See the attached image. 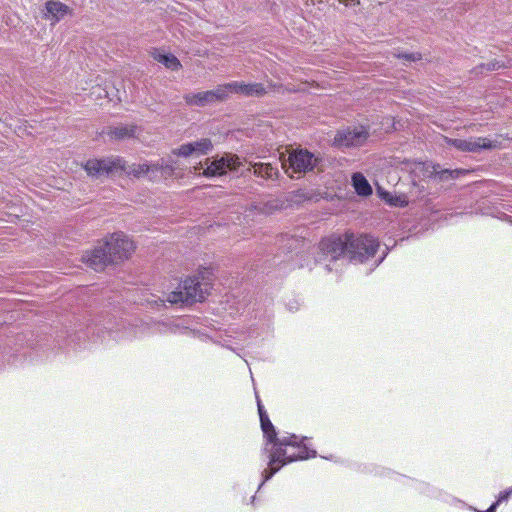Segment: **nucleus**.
<instances>
[{"label":"nucleus","mask_w":512,"mask_h":512,"mask_svg":"<svg viewBox=\"0 0 512 512\" xmlns=\"http://www.w3.org/2000/svg\"><path fill=\"white\" fill-rule=\"evenodd\" d=\"M380 248L377 238L369 234H347L345 238L327 237L319 244L316 262L324 264L327 272H339L347 262L367 264L368 273L377 268L388 255L385 247L381 255L376 256Z\"/></svg>","instance_id":"nucleus-1"},{"label":"nucleus","mask_w":512,"mask_h":512,"mask_svg":"<svg viewBox=\"0 0 512 512\" xmlns=\"http://www.w3.org/2000/svg\"><path fill=\"white\" fill-rule=\"evenodd\" d=\"M260 425L265 438L261 456L267 467L262 471L258 490L287 464L316 456V451L306 445V437L300 438L295 434L279 437L268 415L262 416Z\"/></svg>","instance_id":"nucleus-2"},{"label":"nucleus","mask_w":512,"mask_h":512,"mask_svg":"<svg viewBox=\"0 0 512 512\" xmlns=\"http://www.w3.org/2000/svg\"><path fill=\"white\" fill-rule=\"evenodd\" d=\"M212 270L203 267L196 275L188 276L168 295L171 304H192L202 302L212 288Z\"/></svg>","instance_id":"nucleus-3"},{"label":"nucleus","mask_w":512,"mask_h":512,"mask_svg":"<svg viewBox=\"0 0 512 512\" xmlns=\"http://www.w3.org/2000/svg\"><path fill=\"white\" fill-rule=\"evenodd\" d=\"M87 175L94 179L109 177L115 173L126 171V161L119 156L89 159L83 164Z\"/></svg>","instance_id":"nucleus-4"},{"label":"nucleus","mask_w":512,"mask_h":512,"mask_svg":"<svg viewBox=\"0 0 512 512\" xmlns=\"http://www.w3.org/2000/svg\"><path fill=\"white\" fill-rule=\"evenodd\" d=\"M318 159L307 149H294L290 152L287 160L282 161V168L290 176L297 178L312 171L317 165Z\"/></svg>","instance_id":"nucleus-5"},{"label":"nucleus","mask_w":512,"mask_h":512,"mask_svg":"<svg viewBox=\"0 0 512 512\" xmlns=\"http://www.w3.org/2000/svg\"><path fill=\"white\" fill-rule=\"evenodd\" d=\"M202 175L206 178H214L226 175L228 172H238L243 165L240 157L233 153H223L221 156L207 158Z\"/></svg>","instance_id":"nucleus-6"},{"label":"nucleus","mask_w":512,"mask_h":512,"mask_svg":"<svg viewBox=\"0 0 512 512\" xmlns=\"http://www.w3.org/2000/svg\"><path fill=\"white\" fill-rule=\"evenodd\" d=\"M113 263L122 262L134 251V244L123 232H115L104 241Z\"/></svg>","instance_id":"nucleus-7"},{"label":"nucleus","mask_w":512,"mask_h":512,"mask_svg":"<svg viewBox=\"0 0 512 512\" xmlns=\"http://www.w3.org/2000/svg\"><path fill=\"white\" fill-rule=\"evenodd\" d=\"M368 137L369 132L365 127H348L337 131L333 139V146L338 149L359 147L367 141Z\"/></svg>","instance_id":"nucleus-8"},{"label":"nucleus","mask_w":512,"mask_h":512,"mask_svg":"<svg viewBox=\"0 0 512 512\" xmlns=\"http://www.w3.org/2000/svg\"><path fill=\"white\" fill-rule=\"evenodd\" d=\"M226 99L225 88L222 85L218 86L215 90H208L197 93H187L184 95V100L189 106L205 107L218 101Z\"/></svg>","instance_id":"nucleus-9"},{"label":"nucleus","mask_w":512,"mask_h":512,"mask_svg":"<svg viewBox=\"0 0 512 512\" xmlns=\"http://www.w3.org/2000/svg\"><path fill=\"white\" fill-rule=\"evenodd\" d=\"M448 146L454 147L461 152H479L481 150L492 149L494 147L492 141L487 138L477 137L470 139L444 138Z\"/></svg>","instance_id":"nucleus-10"},{"label":"nucleus","mask_w":512,"mask_h":512,"mask_svg":"<svg viewBox=\"0 0 512 512\" xmlns=\"http://www.w3.org/2000/svg\"><path fill=\"white\" fill-rule=\"evenodd\" d=\"M213 149V144L209 138H201L193 142H188L180 145L178 148L172 150V154L187 158L190 156L207 155Z\"/></svg>","instance_id":"nucleus-11"},{"label":"nucleus","mask_w":512,"mask_h":512,"mask_svg":"<svg viewBox=\"0 0 512 512\" xmlns=\"http://www.w3.org/2000/svg\"><path fill=\"white\" fill-rule=\"evenodd\" d=\"M83 262L95 271H102L107 265L114 264L104 243L95 247L91 251H87L82 256Z\"/></svg>","instance_id":"nucleus-12"},{"label":"nucleus","mask_w":512,"mask_h":512,"mask_svg":"<svg viewBox=\"0 0 512 512\" xmlns=\"http://www.w3.org/2000/svg\"><path fill=\"white\" fill-rule=\"evenodd\" d=\"M225 88L226 97L228 93H236L244 96H263L266 94V88L262 83H244L239 81H232L222 85Z\"/></svg>","instance_id":"nucleus-13"},{"label":"nucleus","mask_w":512,"mask_h":512,"mask_svg":"<svg viewBox=\"0 0 512 512\" xmlns=\"http://www.w3.org/2000/svg\"><path fill=\"white\" fill-rule=\"evenodd\" d=\"M248 173H253L256 177H260L265 180H277L279 177L278 168L273 166L271 163L263 162H251L249 167L241 172L243 176Z\"/></svg>","instance_id":"nucleus-14"},{"label":"nucleus","mask_w":512,"mask_h":512,"mask_svg":"<svg viewBox=\"0 0 512 512\" xmlns=\"http://www.w3.org/2000/svg\"><path fill=\"white\" fill-rule=\"evenodd\" d=\"M381 475L387 476V477H391V478H395V480H398V479L405 480V481H407V485L411 486L412 488H414L419 493L425 494V495H427L429 497H435L437 495V490L434 487H432L430 484L426 483V482L407 478L406 476L397 474V473H395L393 471H390L388 469H382Z\"/></svg>","instance_id":"nucleus-15"},{"label":"nucleus","mask_w":512,"mask_h":512,"mask_svg":"<svg viewBox=\"0 0 512 512\" xmlns=\"http://www.w3.org/2000/svg\"><path fill=\"white\" fill-rule=\"evenodd\" d=\"M68 11L69 7L66 4L56 0H49L45 3L44 17L56 23L62 20L68 14Z\"/></svg>","instance_id":"nucleus-16"},{"label":"nucleus","mask_w":512,"mask_h":512,"mask_svg":"<svg viewBox=\"0 0 512 512\" xmlns=\"http://www.w3.org/2000/svg\"><path fill=\"white\" fill-rule=\"evenodd\" d=\"M351 185L357 195L361 197H368L372 195L373 189L361 172H355L351 176Z\"/></svg>","instance_id":"nucleus-17"},{"label":"nucleus","mask_w":512,"mask_h":512,"mask_svg":"<svg viewBox=\"0 0 512 512\" xmlns=\"http://www.w3.org/2000/svg\"><path fill=\"white\" fill-rule=\"evenodd\" d=\"M431 177L440 182L454 180L464 174L462 169H443L439 164L432 165Z\"/></svg>","instance_id":"nucleus-18"},{"label":"nucleus","mask_w":512,"mask_h":512,"mask_svg":"<svg viewBox=\"0 0 512 512\" xmlns=\"http://www.w3.org/2000/svg\"><path fill=\"white\" fill-rule=\"evenodd\" d=\"M136 131V125H119L110 127L107 131V135L114 140H124L135 137Z\"/></svg>","instance_id":"nucleus-19"},{"label":"nucleus","mask_w":512,"mask_h":512,"mask_svg":"<svg viewBox=\"0 0 512 512\" xmlns=\"http://www.w3.org/2000/svg\"><path fill=\"white\" fill-rule=\"evenodd\" d=\"M152 57L154 60L163 64L167 69L172 71H178L182 67L179 59L171 53H164L159 50H155L152 52Z\"/></svg>","instance_id":"nucleus-20"},{"label":"nucleus","mask_w":512,"mask_h":512,"mask_svg":"<svg viewBox=\"0 0 512 512\" xmlns=\"http://www.w3.org/2000/svg\"><path fill=\"white\" fill-rule=\"evenodd\" d=\"M180 329V325L170 321H157L153 325V331L159 334H176Z\"/></svg>","instance_id":"nucleus-21"},{"label":"nucleus","mask_w":512,"mask_h":512,"mask_svg":"<svg viewBox=\"0 0 512 512\" xmlns=\"http://www.w3.org/2000/svg\"><path fill=\"white\" fill-rule=\"evenodd\" d=\"M277 244L279 245V248L281 250L291 252V251L297 249L298 240L291 238L288 235H281L277 239Z\"/></svg>","instance_id":"nucleus-22"},{"label":"nucleus","mask_w":512,"mask_h":512,"mask_svg":"<svg viewBox=\"0 0 512 512\" xmlns=\"http://www.w3.org/2000/svg\"><path fill=\"white\" fill-rule=\"evenodd\" d=\"M250 302L251 301L250 299H247V296H243L241 300L234 299L231 307L235 306L236 313L239 315H244Z\"/></svg>","instance_id":"nucleus-23"},{"label":"nucleus","mask_w":512,"mask_h":512,"mask_svg":"<svg viewBox=\"0 0 512 512\" xmlns=\"http://www.w3.org/2000/svg\"><path fill=\"white\" fill-rule=\"evenodd\" d=\"M504 67V63L499 60H492L488 63L481 64L475 68V70L486 69L487 71H496Z\"/></svg>","instance_id":"nucleus-24"},{"label":"nucleus","mask_w":512,"mask_h":512,"mask_svg":"<svg viewBox=\"0 0 512 512\" xmlns=\"http://www.w3.org/2000/svg\"><path fill=\"white\" fill-rule=\"evenodd\" d=\"M388 204L395 207L404 208L408 206V200L404 195H392L388 200Z\"/></svg>","instance_id":"nucleus-25"},{"label":"nucleus","mask_w":512,"mask_h":512,"mask_svg":"<svg viewBox=\"0 0 512 512\" xmlns=\"http://www.w3.org/2000/svg\"><path fill=\"white\" fill-rule=\"evenodd\" d=\"M511 495H512V487L501 491L495 502H498V505L502 502H506L511 497Z\"/></svg>","instance_id":"nucleus-26"},{"label":"nucleus","mask_w":512,"mask_h":512,"mask_svg":"<svg viewBox=\"0 0 512 512\" xmlns=\"http://www.w3.org/2000/svg\"><path fill=\"white\" fill-rule=\"evenodd\" d=\"M149 171V166L147 163H143V164H139L138 165V169H132L130 170L128 173H132L136 176L140 175V174H144V173H147Z\"/></svg>","instance_id":"nucleus-27"},{"label":"nucleus","mask_w":512,"mask_h":512,"mask_svg":"<svg viewBox=\"0 0 512 512\" xmlns=\"http://www.w3.org/2000/svg\"><path fill=\"white\" fill-rule=\"evenodd\" d=\"M377 193H378V196L384 200L386 203H388V200L392 197V194L388 191H385L384 189H382L381 187H378L377 188Z\"/></svg>","instance_id":"nucleus-28"},{"label":"nucleus","mask_w":512,"mask_h":512,"mask_svg":"<svg viewBox=\"0 0 512 512\" xmlns=\"http://www.w3.org/2000/svg\"><path fill=\"white\" fill-rule=\"evenodd\" d=\"M399 57L403 58L405 60H408V61H416V60L420 59V55L414 54V53H403V54L399 55Z\"/></svg>","instance_id":"nucleus-29"},{"label":"nucleus","mask_w":512,"mask_h":512,"mask_svg":"<svg viewBox=\"0 0 512 512\" xmlns=\"http://www.w3.org/2000/svg\"><path fill=\"white\" fill-rule=\"evenodd\" d=\"M257 407L260 419L262 418L263 415H268L259 398H257Z\"/></svg>","instance_id":"nucleus-30"},{"label":"nucleus","mask_w":512,"mask_h":512,"mask_svg":"<svg viewBox=\"0 0 512 512\" xmlns=\"http://www.w3.org/2000/svg\"><path fill=\"white\" fill-rule=\"evenodd\" d=\"M498 502H493L489 507L488 509H486L485 511H477V512H496V509L498 507Z\"/></svg>","instance_id":"nucleus-31"},{"label":"nucleus","mask_w":512,"mask_h":512,"mask_svg":"<svg viewBox=\"0 0 512 512\" xmlns=\"http://www.w3.org/2000/svg\"><path fill=\"white\" fill-rule=\"evenodd\" d=\"M340 3H343L345 6H349L350 5V0H338ZM354 0H351V2H353Z\"/></svg>","instance_id":"nucleus-32"},{"label":"nucleus","mask_w":512,"mask_h":512,"mask_svg":"<svg viewBox=\"0 0 512 512\" xmlns=\"http://www.w3.org/2000/svg\"><path fill=\"white\" fill-rule=\"evenodd\" d=\"M305 5H306L307 7L311 6V0H306Z\"/></svg>","instance_id":"nucleus-33"}]
</instances>
